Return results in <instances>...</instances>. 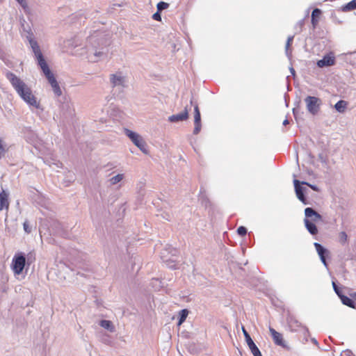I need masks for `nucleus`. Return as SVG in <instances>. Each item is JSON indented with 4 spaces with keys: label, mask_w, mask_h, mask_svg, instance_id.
Segmentation results:
<instances>
[{
    "label": "nucleus",
    "mask_w": 356,
    "mask_h": 356,
    "mask_svg": "<svg viewBox=\"0 0 356 356\" xmlns=\"http://www.w3.org/2000/svg\"><path fill=\"white\" fill-rule=\"evenodd\" d=\"M108 36V34L97 30L87 38L85 47L90 61L97 62L106 55L109 44Z\"/></svg>",
    "instance_id": "obj_1"
},
{
    "label": "nucleus",
    "mask_w": 356,
    "mask_h": 356,
    "mask_svg": "<svg viewBox=\"0 0 356 356\" xmlns=\"http://www.w3.org/2000/svg\"><path fill=\"white\" fill-rule=\"evenodd\" d=\"M54 96L58 98V101L60 103L59 113L54 115V120L55 121L65 122L68 118H72L74 114L72 104L63 94V90H54Z\"/></svg>",
    "instance_id": "obj_2"
},
{
    "label": "nucleus",
    "mask_w": 356,
    "mask_h": 356,
    "mask_svg": "<svg viewBox=\"0 0 356 356\" xmlns=\"http://www.w3.org/2000/svg\"><path fill=\"white\" fill-rule=\"evenodd\" d=\"M124 134H126L128 138H129L131 142L134 143L135 145L137 146L140 151L143 152V153L145 154H147L146 142L145 140H143L140 135L129 129H124Z\"/></svg>",
    "instance_id": "obj_3"
},
{
    "label": "nucleus",
    "mask_w": 356,
    "mask_h": 356,
    "mask_svg": "<svg viewBox=\"0 0 356 356\" xmlns=\"http://www.w3.org/2000/svg\"><path fill=\"white\" fill-rule=\"evenodd\" d=\"M26 259L24 253L20 252L14 256L13 260V269L15 274L19 275L23 272L26 264Z\"/></svg>",
    "instance_id": "obj_4"
},
{
    "label": "nucleus",
    "mask_w": 356,
    "mask_h": 356,
    "mask_svg": "<svg viewBox=\"0 0 356 356\" xmlns=\"http://www.w3.org/2000/svg\"><path fill=\"white\" fill-rule=\"evenodd\" d=\"M17 92L19 97H21V98L29 105L33 106L35 108H40L39 101L34 96L31 90H17Z\"/></svg>",
    "instance_id": "obj_5"
},
{
    "label": "nucleus",
    "mask_w": 356,
    "mask_h": 356,
    "mask_svg": "<svg viewBox=\"0 0 356 356\" xmlns=\"http://www.w3.org/2000/svg\"><path fill=\"white\" fill-rule=\"evenodd\" d=\"M110 81L113 88H128V80L122 72H117L111 75Z\"/></svg>",
    "instance_id": "obj_6"
},
{
    "label": "nucleus",
    "mask_w": 356,
    "mask_h": 356,
    "mask_svg": "<svg viewBox=\"0 0 356 356\" xmlns=\"http://www.w3.org/2000/svg\"><path fill=\"white\" fill-rule=\"evenodd\" d=\"M287 323L290 328V330L292 332H298L300 330H304L305 332H309L308 328L302 325L298 319H297L293 315L289 314L287 316Z\"/></svg>",
    "instance_id": "obj_7"
},
{
    "label": "nucleus",
    "mask_w": 356,
    "mask_h": 356,
    "mask_svg": "<svg viewBox=\"0 0 356 356\" xmlns=\"http://www.w3.org/2000/svg\"><path fill=\"white\" fill-rule=\"evenodd\" d=\"M305 103L309 113L316 115L318 112L320 100L318 97L314 96H308L305 98Z\"/></svg>",
    "instance_id": "obj_8"
},
{
    "label": "nucleus",
    "mask_w": 356,
    "mask_h": 356,
    "mask_svg": "<svg viewBox=\"0 0 356 356\" xmlns=\"http://www.w3.org/2000/svg\"><path fill=\"white\" fill-rule=\"evenodd\" d=\"M241 330L242 332H243L246 343H248V346L249 347V349L250 350L251 353L253 354L254 356H261V353L259 349L255 345L254 341L252 340L248 332L246 331L244 327H242Z\"/></svg>",
    "instance_id": "obj_9"
},
{
    "label": "nucleus",
    "mask_w": 356,
    "mask_h": 356,
    "mask_svg": "<svg viewBox=\"0 0 356 356\" xmlns=\"http://www.w3.org/2000/svg\"><path fill=\"white\" fill-rule=\"evenodd\" d=\"M6 78L10 82L15 89H25V83L15 74L10 72H6Z\"/></svg>",
    "instance_id": "obj_10"
},
{
    "label": "nucleus",
    "mask_w": 356,
    "mask_h": 356,
    "mask_svg": "<svg viewBox=\"0 0 356 356\" xmlns=\"http://www.w3.org/2000/svg\"><path fill=\"white\" fill-rule=\"evenodd\" d=\"M44 74L46 79H47L48 82L50 83V85L52 87V89H60V87L58 86V83L54 76V74L52 73L51 70L49 67V65H47L44 67L40 68Z\"/></svg>",
    "instance_id": "obj_11"
},
{
    "label": "nucleus",
    "mask_w": 356,
    "mask_h": 356,
    "mask_svg": "<svg viewBox=\"0 0 356 356\" xmlns=\"http://www.w3.org/2000/svg\"><path fill=\"white\" fill-rule=\"evenodd\" d=\"M294 188H295V192L296 195H297L298 198L300 201H301L304 204L307 205L308 204V202L306 200V197H305V191H306V188L300 186V181L295 179L293 181Z\"/></svg>",
    "instance_id": "obj_12"
},
{
    "label": "nucleus",
    "mask_w": 356,
    "mask_h": 356,
    "mask_svg": "<svg viewBox=\"0 0 356 356\" xmlns=\"http://www.w3.org/2000/svg\"><path fill=\"white\" fill-rule=\"evenodd\" d=\"M335 64V57L332 53L325 55L322 59L317 61L319 67H330Z\"/></svg>",
    "instance_id": "obj_13"
},
{
    "label": "nucleus",
    "mask_w": 356,
    "mask_h": 356,
    "mask_svg": "<svg viewBox=\"0 0 356 356\" xmlns=\"http://www.w3.org/2000/svg\"><path fill=\"white\" fill-rule=\"evenodd\" d=\"M305 218L312 220L313 222H318L322 220V216L317 213L312 207H307L305 209Z\"/></svg>",
    "instance_id": "obj_14"
},
{
    "label": "nucleus",
    "mask_w": 356,
    "mask_h": 356,
    "mask_svg": "<svg viewBox=\"0 0 356 356\" xmlns=\"http://www.w3.org/2000/svg\"><path fill=\"white\" fill-rule=\"evenodd\" d=\"M315 249H316V251L318 252V257H320V260L322 261L323 265L326 267H327V263L325 258L328 256L329 252L327 248H323V245L318 243H314Z\"/></svg>",
    "instance_id": "obj_15"
},
{
    "label": "nucleus",
    "mask_w": 356,
    "mask_h": 356,
    "mask_svg": "<svg viewBox=\"0 0 356 356\" xmlns=\"http://www.w3.org/2000/svg\"><path fill=\"white\" fill-rule=\"evenodd\" d=\"M269 331L270 332L271 337H273V341L275 345L283 348L287 347V345H286L283 339V336L279 332L275 330V329L272 327L269 328Z\"/></svg>",
    "instance_id": "obj_16"
},
{
    "label": "nucleus",
    "mask_w": 356,
    "mask_h": 356,
    "mask_svg": "<svg viewBox=\"0 0 356 356\" xmlns=\"http://www.w3.org/2000/svg\"><path fill=\"white\" fill-rule=\"evenodd\" d=\"M26 39L29 43L30 48L31 49L33 54H35V52H38L41 50L40 47L39 46L37 40L35 39L34 35L31 31V30L27 32Z\"/></svg>",
    "instance_id": "obj_17"
},
{
    "label": "nucleus",
    "mask_w": 356,
    "mask_h": 356,
    "mask_svg": "<svg viewBox=\"0 0 356 356\" xmlns=\"http://www.w3.org/2000/svg\"><path fill=\"white\" fill-rule=\"evenodd\" d=\"M188 118V111L186 108L182 112L172 115L170 117H168V122H184Z\"/></svg>",
    "instance_id": "obj_18"
},
{
    "label": "nucleus",
    "mask_w": 356,
    "mask_h": 356,
    "mask_svg": "<svg viewBox=\"0 0 356 356\" xmlns=\"http://www.w3.org/2000/svg\"><path fill=\"white\" fill-rule=\"evenodd\" d=\"M111 117L113 120L120 122L126 118V113L122 111L118 107H113L110 113Z\"/></svg>",
    "instance_id": "obj_19"
},
{
    "label": "nucleus",
    "mask_w": 356,
    "mask_h": 356,
    "mask_svg": "<svg viewBox=\"0 0 356 356\" xmlns=\"http://www.w3.org/2000/svg\"><path fill=\"white\" fill-rule=\"evenodd\" d=\"M195 128L193 131V134H197L200 133L201 130V115L200 109L198 108L197 106L195 105Z\"/></svg>",
    "instance_id": "obj_20"
},
{
    "label": "nucleus",
    "mask_w": 356,
    "mask_h": 356,
    "mask_svg": "<svg viewBox=\"0 0 356 356\" xmlns=\"http://www.w3.org/2000/svg\"><path fill=\"white\" fill-rule=\"evenodd\" d=\"M9 202L8 194L4 191L0 193V211L3 209L8 210Z\"/></svg>",
    "instance_id": "obj_21"
},
{
    "label": "nucleus",
    "mask_w": 356,
    "mask_h": 356,
    "mask_svg": "<svg viewBox=\"0 0 356 356\" xmlns=\"http://www.w3.org/2000/svg\"><path fill=\"white\" fill-rule=\"evenodd\" d=\"M305 227L310 234L315 236L318 234V227L315 225V222H312L309 219H304Z\"/></svg>",
    "instance_id": "obj_22"
},
{
    "label": "nucleus",
    "mask_w": 356,
    "mask_h": 356,
    "mask_svg": "<svg viewBox=\"0 0 356 356\" xmlns=\"http://www.w3.org/2000/svg\"><path fill=\"white\" fill-rule=\"evenodd\" d=\"M33 56L35 60L37 62V64L40 66V68L48 65L41 50L35 52V54H33Z\"/></svg>",
    "instance_id": "obj_23"
},
{
    "label": "nucleus",
    "mask_w": 356,
    "mask_h": 356,
    "mask_svg": "<svg viewBox=\"0 0 356 356\" xmlns=\"http://www.w3.org/2000/svg\"><path fill=\"white\" fill-rule=\"evenodd\" d=\"M33 56L35 60L37 62V64L40 66V68L48 65L41 50L35 52V54H33Z\"/></svg>",
    "instance_id": "obj_24"
},
{
    "label": "nucleus",
    "mask_w": 356,
    "mask_h": 356,
    "mask_svg": "<svg viewBox=\"0 0 356 356\" xmlns=\"http://www.w3.org/2000/svg\"><path fill=\"white\" fill-rule=\"evenodd\" d=\"M348 102L345 100H339L334 106V109L339 113H343L347 109Z\"/></svg>",
    "instance_id": "obj_25"
},
{
    "label": "nucleus",
    "mask_w": 356,
    "mask_h": 356,
    "mask_svg": "<svg viewBox=\"0 0 356 356\" xmlns=\"http://www.w3.org/2000/svg\"><path fill=\"white\" fill-rule=\"evenodd\" d=\"M339 298H341V300L344 305L353 309L355 308V303L352 298L347 297L345 295H339Z\"/></svg>",
    "instance_id": "obj_26"
},
{
    "label": "nucleus",
    "mask_w": 356,
    "mask_h": 356,
    "mask_svg": "<svg viewBox=\"0 0 356 356\" xmlns=\"http://www.w3.org/2000/svg\"><path fill=\"white\" fill-rule=\"evenodd\" d=\"M165 252H168V253L171 254L172 257H176L178 252H177V250L174 248L170 247V248L165 249V251L163 252H162L161 259H163V261L168 262V261H173V260L171 259H165V257H166L165 255Z\"/></svg>",
    "instance_id": "obj_27"
},
{
    "label": "nucleus",
    "mask_w": 356,
    "mask_h": 356,
    "mask_svg": "<svg viewBox=\"0 0 356 356\" xmlns=\"http://www.w3.org/2000/svg\"><path fill=\"white\" fill-rule=\"evenodd\" d=\"M100 325L111 332H113L115 330L114 326L111 321L103 319L100 321Z\"/></svg>",
    "instance_id": "obj_28"
},
{
    "label": "nucleus",
    "mask_w": 356,
    "mask_h": 356,
    "mask_svg": "<svg viewBox=\"0 0 356 356\" xmlns=\"http://www.w3.org/2000/svg\"><path fill=\"white\" fill-rule=\"evenodd\" d=\"M321 14V10L318 8H314L312 13V24L314 26L318 23L317 17Z\"/></svg>",
    "instance_id": "obj_29"
},
{
    "label": "nucleus",
    "mask_w": 356,
    "mask_h": 356,
    "mask_svg": "<svg viewBox=\"0 0 356 356\" xmlns=\"http://www.w3.org/2000/svg\"><path fill=\"white\" fill-rule=\"evenodd\" d=\"M356 9V0H352L342 6V10L344 12L350 11Z\"/></svg>",
    "instance_id": "obj_30"
},
{
    "label": "nucleus",
    "mask_w": 356,
    "mask_h": 356,
    "mask_svg": "<svg viewBox=\"0 0 356 356\" xmlns=\"http://www.w3.org/2000/svg\"><path fill=\"white\" fill-rule=\"evenodd\" d=\"M124 178L123 174H118L116 176L112 177L108 179V182H110L111 186L116 185L118 182L122 181Z\"/></svg>",
    "instance_id": "obj_31"
},
{
    "label": "nucleus",
    "mask_w": 356,
    "mask_h": 356,
    "mask_svg": "<svg viewBox=\"0 0 356 356\" xmlns=\"http://www.w3.org/2000/svg\"><path fill=\"white\" fill-rule=\"evenodd\" d=\"M188 310L184 309H182L181 310V312H179V316H178V323H177V325H180L183 323V322L185 321V320L186 319V317L188 316Z\"/></svg>",
    "instance_id": "obj_32"
},
{
    "label": "nucleus",
    "mask_w": 356,
    "mask_h": 356,
    "mask_svg": "<svg viewBox=\"0 0 356 356\" xmlns=\"http://www.w3.org/2000/svg\"><path fill=\"white\" fill-rule=\"evenodd\" d=\"M8 151V147L6 142L0 139V159L3 157Z\"/></svg>",
    "instance_id": "obj_33"
},
{
    "label": "nucleus",
    "mask_w": 356,
    "mask_h": 356,
    "mask_svg": "<svg viewBox=\"0 0 356 356\" xmlns=\"http://www.w3.org/2000/svg\"><path fill=\"white\" fill-rule=\"evenodd\" d=\"M26 263L27 265H30L34 262L35 260V252H30L27 255L25 256Z\"/></svg>",
    "instance_id": "obj_34"
},
{
    "label": "nucleus",
    "mask_w": 356,
    "mask_h": 356,
    "mask_svg": "<svg viewBox=\"0 0 356 356\" xmlns=\"http://www.w3.org/2000/svg\"><path fill=\"white\" fill-rule=\"evenodd\" d=\"M293 38H294V36L292 35V36H289L287 38L286 47H285V51H286V54L287 55V56H289V55L291 54L289 52V47L291 46V44L293 42Z\"/></svg>",
    "instance_id": "obj_35"
},
{
    "label": "nucleus",
    "mask_w": 356,
    "mask_h": 356,
    "mask_svg": "<svg viewBox=\"0 0 356 356\" xmlns=\"http://www.w3.org/2000/svg\"><path fill=\"white\" fill-rule=\"evenodd\" d=\"M169 6V4L168 3H165L164 1H160L157 3V10L159 12H161L162 10L167 9Z\"/></svg>",
    "instance_id": "obj_36"
},
{
    "label": "nucleus",
    "mask_w": 356,
    "mask_h": 356,
    "mask_svg": "<svg viewBox=\"0 0 356 356\" xmlns=\"http://www.w3.org/2000/svg\"><path fill=\"white\" fill-rule=\"evenodd\" d=\"M339 243L343 244L347 242L348 235L345 232H341L339 234Z\"/></svg>",
    "instance_id": "obj_37"
},
{
    "label": "nucleus",
    "mask_w": 356,
    "mask_h": 356,
    "mask_svg": "<svg viewBox=\"0 0 356 356\" xmlns=\"http://www.w3.org/2000/svg\"><path fill=\"white\" fill-rule=\"evenodd\" d=\"M300 185H303V186H309L310 188H312L313 191H318V188L317 186L316 185H312V184H309V183L306 182V181H302L300 182Z\"/></svg>",
    "instance_id": "obj_38"
},
{
    "label": "nucleus",
    "mask_w": 356,
    "mask_h": 356,
    "mask_svg": "<svg viewBox=\"0 0 356 356\" xmlns=\"http://www.w3.org/2000/svg\"><path fill=\"white\" fill-rule=\"evenodd\" d=\"M236 232H238V235L240 236H245L247 233V229L245 228V227L241 226L238 228Z\"/></svg>",
    "instance_id": "obj_39"
},
{
    "label": "nucleus",
    "mask_w": 356,
    "mask_h": 356,
    "mask_svg": "<svg viewBox=\"0 0 356 356\" xmlns=\"http://www.w3.org/2000/svg\"><path fill=\"white\" fill-rule=\"evenodd\" d=\"M332 286H333V289H334L335 293H337L339 297V295H343L342 293L341 289H340L339 288V286L335 284L334 282H332Z\"/></svg>",
    "instance_id": "obj_40"
},
{
    "label": "nucleus",
    "mask_w": 356,
    "mask_h": 356,
    "mask_svg": "<svg viewBox=\"0 0 356 356\" xmlns=\"http://www.w3.org/2000/svg\"><path fill=\"white\" fill-rule=\"evenodd\" d=\"M26 11L28 9L27 3L25 0H15Z\"/></svg>",
    "instance_id": "obj_41"
},
{
    "label": "nucleus",
    "mask_w": 356,
    "mask_h": 356,
    "mask_svg": "<svg viewBox=\"0 0 356 356\" xmlns=\"http://www.w3.org/2000/svg\"><path fill=\"white\" fill-rule=\"evenodd\" d=\"M161 215L163 219L166 220L168 221L170 220L172 218V215L166 212H163Z\"/></svg>",
    "instance_id": "obj_42"
},
{
    "label": "nucleus",
    "mask_w": 356,
    "mask_h": 356,
    "mask_svg": "<svg viewBox=\"0 0 356 356\" xmlns=\"http://www.w3.org/2000/svg\"><path fill=\"white\" fill-rule=\"evenodd\" d=\"M24 232L29 234L31 232V227H29V222L28 221H25L24 222Z\"/></svg>",
    "instance_id": "obj_43"
},
{
    "label": "nucleus",
    "mask_w": 356,
    "mask_h": 356,
    "mask_svg": "<svg viewBox=\"0 0 356 356\" xmlns=\"http://www.w3.org/2000/svg\"><path fill=\"white\" fill-rule=\"evenodd\" d=\"M161 12H159L158 10L153 14L152 15V18L154 19V20H156V21H161Z\"/></svg>",
    "instance_id": "obj_44"
},
{
    "label": "nucleus",
    "mask_w": 356,
    "mask_h": 356,
    "mask_svg": "<svg viewBox=\"0 0 356 356\" xmlns=\"http://www.w3.org/2000/svg\"><path fill=\"white\" fill-rule=\"evenodd\" d=\"M304 25V19H301L300 20L297 24H296V28H299L300 29V31H301V29L302 27V26Z\"/></svg>",
    "instance_id": "obj_45"
},
{
    "label": "nucleus",
    "mask_w": 356,
    "mask_h": 356,
    "mask_svg": "<svg viewBox=\"0 0 356 356\" xmlns=\"http://www.w3.org/2000/svg\"><path fill=\"white\" fill-rule=\"evenodd\" d=\"M289 124V121L288 119H285L284 121H283V125L284 126H287L288 124Z\"/></svg>",
    "instance_id": "obj_46"
},
{
    "label": "nucleus",
    "mask_w": 356,
    "mask_h": 356,
    "mask_svg": "<svg viewBox=\"0 0 356 356\" xmlns=\"http://www.w3.org/2000/svg\"><path fill=\"white\" fill-rule=\"evenodd\" d=\"M351 297H352V299L353 300V301H356V293H351Z\"/></svg>",
    "instance_id": "obj_47"
},
{
    "label": "nucleus",
    "mask_w": 356,
    "mask_h": 356,
    "mask_svg": "<svg viewBox=\"0 0 356 356\" xmlns=\"http://www.w3.org/2000/svg\"><path fill=\"white\" fill-rule=\"evenodd\" d=\"M209 203H210L209 200L208 199L205 198V205L207 206V204H209Z\"/></svg>",
    "instance_id": "obj_48"
},
{
    "label": "nucleus",
    "mask_w": 356,
    "mask_h": 356,
    "mask_svg": "<svg viewBox=\"0 0 356 356\" xmlns=\"http://www.w3.org/2000/svg\"><path fill=\"white\" fill-rule=\"evenodd\" d=\"M313 343H314L315 344L318 343L316 339H313Z\"/></svg>",
    "instance_id": "obj_49"
},
{
    "label": "nucleus",
    "mask_w": 356,
    "mask_h": 356,
    "mask_svg": "<svg viewBox=\"0 0 356 356\" xmlns=\"http://www.w3.org/2000/svg\"><path fill=\"white\" fill-rule=\"evenodd\" d=\"M291 72H292V74H293L295 72V71L293 68L291 69Z\"/></svg>",
    "instance_id": "obj_50"
},
{
    "label": "nucleus",
    "mask_w": 356,
    "mask_h": 356,
    "mask_svg": "<svg viewBox=\"0 0 356 356\" xmlns=\"http://www.w3.org/2000/svg\"><path fill=\"white\" fill-rule=\"evenodd\" d=\"M293 114H294V115H296L295 108H293Z\"/></svg>",
    "instance_id": "obj_51"
}]
</instances>
